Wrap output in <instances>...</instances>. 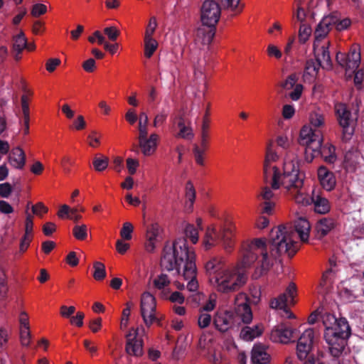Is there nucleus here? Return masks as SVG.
Returning <instances> with one entry per match:
<instances>
[{"instance_id":"obj_1","label":"nucleus","mask_w":364,"mask_h":364,"mask_svg":"<svg viewBox=\"0 0 364 364\" xmlns=\"http://www.w3.org/2000/svg\"><path fill=\"white\" fill-rule=\"evenodd\" d=\"M182 266V275L184 279H189L187 289L190 291H196L198 283L196 279V254L194 251L187 247L186 240L184 238H179L171 245L164 246L161 267L164 270L173 272V275H179Z\"/></svg>"},{"instance_id":"obj_2","label":"nucleus","mask_w":364,"mask_h":364,"mask_svg":"<svg viewBox=\"0 0 364 364\" xmlns=\"http://www.w3.org/2000/svg\"><path fill=\"white\" fill-rule=\"evenodd\" d=\"M304 175L300 172L299 159L294 158L285 161L283 166V173L279 179V188L282 186L291 194L297 203L309 204V198L304 195Z\"/></svg>"},{"instance_id":"obj_3","label":"nucleus","mask_w":364,"mask_h":364,"mask_svg":"<svg viewBox=\"0 0 364 364\" xmlns=\"http://www.w3.org/2000/svg\"><path fill=\"white\" fill-rule=\"evenodd\" d=\"M291 234V226L281 225L271 230L267 240L271 257L277 259L283 254L289 257L296 254L299 247L292 240Z\"/></svg>"},{"instance_id":"obj_4","label":"nucleus","mask_w":364,"mask_h":364,"mask_svg":"<svg viewBox=\"0 0 364 364\" xmlns=\"http://www.w3.org/2000/svg\"><path fill=\"white\" fill-rule=\"evenodd\" d=\"M252 320V312L250 306L246 303L237 304L236 314L230 311H218L213 317L215 328L221 333L230 329L238 328L240 322L248 324Z\"/></svg>"},{"instance_id":"obj_5","label":"nucleus","mask_w":364,"mask_h":364,"mask_svg":"<svg viewBox=\"0 0 364 364\" xmlns=\"http://www.w3.org/2000/svg\"><path fill=\"white\" fill-rule=\"evenodd\" d=\"M299 144H310L309 148L321 156L327 164H333L336 159V148L332 144L322 145L323 136L321 130H313L311 127L304 126L300 131L298 139Z\"/></svg>"},{"instance_id":"obj_6","label":"nucleus","mask_w":364,"mask_h":364,"mask_svg":"<svg viewBox=\"0 0 364 364\" xmlns=\"http://www.w3.org/2000/svg\"><path fill=\"white\" fill-rule=\"evenodd\" d=\"M259 255L262 256L259 275H262L268 271L272 265L269 258L267 240L265 238H256L247 245L243 254L244 265L245 267L250 266L258 259Z\"/></svg>"},{"instance_id":"obj_7","label":"nucleus","mask_w":364,"mask_h":364,"mask_svg":"<svg viewBox=\"0 0 364 364\" xmlns=\"http://www.w3.org/2000/svg\"><path fill=\"white\" fill-rule=\"evenodd\" d=\"M246 281V275L236 269H225L210 278V282L215 287L217 291L224 294L237 291Z\"/></svg>"},{"instance_id":"obj_8","label":"nucleus","mask_w":364,"mask_h":364,"mask_svg":"<svg viewBox=\"0 0 364 364\" xmlns=\"http://www.w3.org/2000/svg\"><path fill=\"white\" fill-rule=\"evenodd\" d=\"M221 242L227 251H230L234 245L233 231L230 226H224L218 232L215 228H208L203 241L206 250Z\"/></svg>"},{"instance_id":"obj_9","label":"nucleus","mask_w":364,"mask_h":364,"mask_svg":"<svg viewBox=\"0 0 364 364\" xmlns=\"http://www.w3.org/2000/svg\"><path fill=\"white\" fill-rule=\"evenodd\" d=\"M350 336L345 331L337 333L331 327L325 330L323 337L333 358H339L343 354Z\"/></svg>"},{"instance_id":"obj_10","label":"nucleus","mask_w":364,"mask_h":364,"mask_svg":"<svg viewBox=\"0 0 364 364\" xmlns=\"http://www.w3.org/2000/svg\"><path fill=\"white\" fill-rule=\"evenodd\" d=\"M335 112L339 125L343 128V141H348L350 139L354 129L350 127L351 112L348 109L346 105L343 103H337L335 105Z\"/></svg>"},{"instance_id":"obj_11","label":"nucleus","mask_w":364,"mask_h":364,"mask_svg":"<svg viewBox=\"0 0 364 364\" xmlns=\"http://www.w3.org/2000/svg\"><path fill=\"white\" fill-rule=\"evenodd\" d=\"M155 312V297L149 292L143 293L141 298V315L146 326H150L154 322L159 323Z\"/></svg>"},{"instance_id":"obj_12","label":"nucleus","mask_w":364,"mask_h":364,"mask_svg":"<svg viewBox=\"0 0 364 364\" xmlns=\"http://www.w3.org/2000/svg\"><path fill=\"white\" fill-rule=\"evenodd\" d=\"M221 15V8L215 0H205L201 6V22L209 25L218 23Z\"/></svg>"},{"instance_id":"obj_13","label":"nucleus","mask_w":364,"mask_h":364,"mask_svg":"<svg viewBox=\"0 0 364 364\" xmlns=\"http://www.w3.org/2000/svg\"><path fill=\"white\" fill-rule=\"evenodd\" d=\"M314 341V331L309 328L299 337L296 345V355L299 360H305L309 356Z\"/></svg>"},{"instance_id":"obj_14","label":"nucleus","mask_w":364,"mask_h":364,"mask_svg":"<svg viewBox=\"0 0 364 364\" xmlns=\"http://www.w3.org/2000/svg\"><path fill=\"white\" fill-rule=\"evenodd\" d=\"M296 292V287L294 282H291L287 287L286 291L281 294L278 297L273 299L270 302V306L272 309H279L283 310L286 313H289L287 308L288 297L291 299L293 303L294 297Z\"/></svg>"},{"instance_id":"obj_15","label":"nucleus","mask_w":364,"mask_h":364,"mask_svg":"<svg viewBox=\"0 0 364 364\" xmlns=\"http://www.w3.org/2000/svg\"><path fill=\"white\" fill-rule=\"evenodd\" d=\"M148 132L144 127L140 129V136H139V147L144 156L151 155L156 149L159 136L156 134H151L147 139Z\"/></svg>"},{"instance_id":"obj_16","label":"nucleus","mask_w":364,"mask_h":364,"mask_svg":"<svg viewBox=\"0 0 364 364\" xmlns=\"http://www.w3.org/2000/svg\"><path fill=\"white\" fill-rule=\"evenodd\" d=\"M295 330L286 324H280L273 329L270 334V338L273 342L288 343L294 337Z\"/></svg>"},{"instance_id":"obj_17","label":"nucleus","mask_w":364,"mask_h":364,"mask_svg":"<svg viewBox=\"0 0 364 364\" xmlns=\"http://www.w3.org/2000/svg\"><path fill=\"white\" fill-rule=\"evenodd\" d=\"M281 178V172L276 166L270 164H263V179L264 183H269L271 179L270 184L274 190L279 188V179Z\"/></svg>"},{"instance_id":"obj_18","label":"nucleus","mask_w":364,"mask_h":364,"mask_svg":"<svg viewBox=\"0 0 364 364\" xmlns=\"http://www.w3.org/2000/svg\"><path fill=\"white\" fill-rule=\"evenodd\" d=\"M216 31L215 25H209L203 23L200 26L196 31V41L200 42L203 45L210 44Z\"/></svg>"},{"instance_id":"obj_19","label":"nucleus","mask_w":364,"mask_h":364,"mask_svg":"<svg viewBox=\"0 0 364 364\" xmlns=\"http://www.w3.org/2000/svg\"><path fill=\"white\" fill-rule=\"evenodd\" d=\"M333 20H335V18L332 19L331 17H328L327 15L325 16L317 25L314 31L315 41L313 46L314 50H316V48L318 46V43L326 38L328 32L332 29L331 23H333Z\"/></svg>"},{"instance_id":"obj_20","label":"nucleus","mask_w":364,"mask_h":364,"mask_svg":"<svg viewBox=\"0 0 364 364\" xmlns=\"http://www.w3.org/2000/svg\"><path fill=\"white\" fill-rule=\"evenodd\" d=\"M191 63L193 64L194 76L196 79H205V72L209 67L208 59L200 57V53H192Z\"/></svg>"},{"instance_id":"obj_21","label":"nucleus","mask_w":364,"mask_h":364,"mask_svg":"<svg viewBox=\"0 0 364 364\" xmlns=\"http://www.w3.org/2000/svg\"><path fill=\"white\" fill-rule=\"evenodd\" d=\"M137 331L134 328L126 335V351L129 355L139 356L142 354V341L136 339Z\"/></svg>"},{"instance_id":"obj_22","label":"nucleus","mask_w":364,"mask_h":364,"mask_svg":"<svg viewBox=\"0 0 364 364\" xmlns=\"http://www.w3.org/2000/svg\"><path fill=\"white\" fill-rule=\"evenodd\" d=\"M270 360V355L267 352L264 345L255 344L251 351V361L253 364H267Z\"/></svg>"},{"instance_id":"obj_23","label":"nucleus","mask_w":364,"mask_h":364,"mask_svg":"<svg viewBox=\"0 0 364 364\" xmlns=\"http://www.w3.org/2000/svg\"><path fill=\"white\" fill-rule=\"evenodd\" d=\"M318 178L322 187L326 191H331L336 186V178L333 172L326 167L321 166L318 169Z\"/></svg>"},{"instance_id":"obj_24","label":"nucleus","mask_w":364,"mask_h":364,"mask_svg":"<svg viewBox=\"0 0 364 364\" xmlns=\"http://www.w3.org/2000/svg\"><path fill=\"white\" fill-rule=\"evenodd\" d=\"M177 126L179 128V132L176 136L185 139H191L194 136V134L191 127L190 126V120L185 118L183 114H180L176 117Z\"/></svg>"},{"instance_id":"obj_25","label":"nucleus","mask_w":364,"mask_h":364,"mask_svg":"<svg viewBox=\"0 0 364 364\" xmlns=\"http://www.w3.org/2000/svg\"><path fill=\"white\" fill-rule=\"evenodd\" d=\"M321 67V60L318 56L316 59H309L306 60L303 77L304 79H313L316 77L320 68Z\"/></svg>"},{"instance_id":"obj_26","label":"nucleus","mask_w":364,"mask_h":364,"mask_svg":"<svg viewBox=\"0 0 364 364\" xmlns=\"http://www.w3.org/2000/svg\"><path fill=\"white\" fill-rule=\"evenodd\" d=\"M9 161L14 168L22 169L26 164V155L23 150L19 146L14 148L9 156Z\"/></svg>"},{"instance_id":"obj_27","label":"nucleus","mask_w":364,"mask_h":364,"mask_svg":"<svg viewBox=\"0 0 364 364\" xmlns=\"http://www.w3.org/2000/svg\"><path fill=\"white\" fill-rule=\"evenodd\" d=\"M334 223L332 219L323 218L319 220L315 226L316 237L321 239L326 236L333 228Z\"/></svg>"},{"instance_id":"obj_28","label":"nucleus","mask_w":364,"mask_h":364,"mask_svg":"<svg viewBox=\"0 0 364 364\" xmlns=\"http://www.w3.org/2000/svg\"><path fill=\"white\" fill-rule=\"evenodd\" d=\"M205 269L210 278L226 269L223 259L218 257H213L207 262Z\"/></svg>"},{"instance_id":"obj_29","label":"nucleus","mask_w":364,"mask_h":364,"mask_svg":"<svg viewBox=\"0 0 364 364\" xmlns=\"http://www.w3.org/2000/svg\"><path fill=\"white\" fill-rule=\"evenodd\" d=\"M311 225L309 222L303 218H300L294 223V230L299 235L302 242H307L309 237Z\"/></svg>"},{"instance_id":"obj_30","label":"nucleus","mask_w":364,"mask_h":364,"mask_svg":"<svg viewBox=\"0 0 364 364\" xmlns=\"http://www.w3.org/2000/svg\"><path fill=\"white\" fill-rule=\"evenodd\" d=\"M209 107L210 105L208 106L205 114L203 117V122L201 125L200 129V146L202 148L208 149V139H209Z\"/></svg>"},{"instance_id":"obj_31","label":"nucleus","mask_w":364,"mask_h":364,"mask_svg":"<svg viewBox=\"0 0 364 364\" xmlns=\"http://www.w3.org/2000/svg\"><path fill=\"white\" fill-rule=\"evenodd\" d=\"M311 200L314 204L315 212L320 214H326L330 210L328 200L319 195H313Z\"/></svg>"},{"instance_id":"obj_32","label":"nucleus","mask_w":364,"mask_h":364,"mask_svg":"<svg viewBox=\"0 0 364 364\" xmlns=\"http://www.w3.org/2000/svg\"><path fill=\"white\" fill-rule=\"evenodd\" d=\"M26 46L27 39L24 33L21 31L20 33L14 36L13 39V49L14 52H16V60H18L20 58L19 55Z\"/></svg>"},{"instance_id":"obj_33","label":"nucleus","mask_w":364,"mask_h":364,"mask_svg":"<svg viewBox=\"0 0 364 364\" xmlns=\"http://www.w3.org/2000/svg\"><path fill=\"white\" fill-rule=\"evenodd\" d=\"M328 17H331L332 19L335 18L333 23H331V26L332 28L335 27L336 29L339 31L347 29L351 24V21L348 18L341 20L340 14L337 11L331 13L328 15Z\"/></svg>"},{"instance_id":"obj_34","label":"nucleus","mask_w":364,"mask_h":364,"mask_svg":"<svg viewBox=\"0 0 364 364\" xmlns=\"http://www.w3.org/2000/svg\"><path fill=\"white\" fill-rule=\"evenodd\" d=\"M348 69L349 70H355L360 63V53L355 48L350 50L349 53L346 55Z\"/></svg>"},{"instance_id":"obj_35","label":"nucleus","mask_w":364,"mask_h":364,"mask_svg":"<svg viewBox=\"0 0 364 364\" xmlns=\"http://www.w3.org/2000/svg\"><path fill=\"white\" fill-rule=\"evenodd\" d=\"M262 334V330L258 326H255L253 328L245 326L243 327L240 332V337L245 341H252L256 337Z\"/></svg>"},{"instance_id":"obj_36","label":"nucleus","mask_w":364,"mask_h":364,"mask_svg":"<svg viewBox=\"0 0 364 364\" xmlns=\"http://www.w3.org/2000/svg\"><path fill=\"white\" fill-rule=\"evenodd\" d=\"M309 122L311 127L313 130H319L318 128L324 125V117L323 114L319 111H314L310 114Z\"/></svg>"},{"instance_id":"obj_37","label":"nucleus","mask_w":364,"mask_h":364,"mask_svg":"<svg viewBox=\"0 0 364 364\" xmlns=\"http://www.w3.org/2000/svg\"><path fill=\"white\" fill-rule=\"evenodd\" d=\"M220 5L221 10L230 9L236 14L240 13L242 8L240 6V0H215Z\"/></svg>"},{"instance_id":"obj_38","label":"nucleus","mask_w":364,"mask_h":364,"mask_svg":"<svg viewBox=\"0 0 364 364\" xmlns=\"http://www.w3.org/2000/svg\"><path fill=\"white\" fill-rule=\"evenodd\" d=\"M109 164V158L102 155L96 154L92 161V165L96 171L101 172L105 171Z\"/></svg>"},{"instance_id":"obj_39","label":"nucleus","mask_w":364,"mask_h":364,"mask_svg":"<svg viewBox=\"0 0 364 364\" xmlns=\"http://www.w3.org/2000/svg\"><path fill=\"white\" fill-rule=\"evenodd\" d=\"M261 292L259 290L254 289L251 291V296H247L245 294H240L237 297V301L244 299L243 303H246L250 306V304H257L260 301Z\"/></svg>"},{"instance_id":"obj_40","label":"nucleus","mask_w":364,"mask_h":364,"mask_svg":"<svg viewBox=\"0 0 364 364\" xmlns=\"http://www.w3.org/2000/svg\"><path fill=\"white\" fill-rule=\"evenodd\" d=\"M184 234L186 237H181L179 238H184L186 241V237L190 238L192 243L196 244L198 240V232L197 229L192 224H186L184 229ZM178 240V238H177ZM176 240V239L173 241V242ZM186 246L188 245L186 244ZM188 248V247H187Z\"/></svg>"},{"instance_id":"obj_41","label":"nucleus","mask_w":364,"mask_h":364,"mask_svg":"<svg viewBox=\"0 0 364 364\" xmlns=\"http://www.w3.org/2000/svg\"><path fill=\"white\" fill-rule=\"evenodd\" d=\"M158 47L157 41L152 37H144V55L151 58Z\"/></svg>"},{"instance_id":"obj_42","label":"nucleus","mask_w":364,"mask_h":364,"mask_svg":"<svg viewBox=\"0 0 364 364\" xmlns=\"http://www.w3.org/2000/svg\"><path fill=\"white\" fill-rule=\"evenodd\" d=\"M331 328L332 330L337 331V333H340V332L345 331L346 333H347V335H351V329L346 318H339L338 322H336Z\"/></svg>"},{"instance_id":"obj_43","label":"nucleus","mask_w":364,"mask_h":364,"mask_svg":"<svg viewBox=\"0 0 364 364\" xmlns=\"http://www.w3.org/2000/svg\"><path fill=\"white\" fill-rule=\"evenodd\" d=\"M158 235V230L155 228L154 226L149 230H148L146 233V237L148 238V241L146 243V250L148 252H153L155 248L154 242Z\"/></svg>"},{"instance_id":"obj_44","label":"nucleus","mask_w":364,"mask_h":364,"mask_svg":"<svg viewBox=\"0 0 364 364\" xmlns=\"http://www.w3.org/2000/svg\"><path fill=\"white\" fill-rule=\"evenodd\" d=\"M74 237L78 240H85L87 237V227L86 225H76L73 229Z\"/></svg>"},{"instance_id":"obj_45","label":"nucleus","mask_w":364,"mask_h":364,"mask_svg":"<svg viewBox=\"0 0 364 364\" xmlns=\"http://www.w3.org/2000/svg\"><path fill=\"white\" fill-rule=\"evenodd\" d=\"M93 267L95 269L93 277L98 281L102 280L106 277L105 266L100 262H95Z\"/></svg>"},{"instance_id":"obj_46","label":"nucleus","mask_w":364,"mask_h":364,"mask_svg":"<svg viewBox=\"0 0 364 364\" xmlns=\"http://www.w3.org/2000/svg\"><path fill=\"white\" fill-rule=\"evenodd\" d=\"M311 33V28L305 23H301L299 31V39L300 43H305Z\"/></svg>"},{"instance_id":"obj_47","label":"nucleus","mask_w":364,"mask_h":364,"mask_svg":"<svg viewBox=\"0 0 364 364\" xmlns=\"http://www.w3.org/2000/svg\"><path fill=\"white\" fill-rule=\"evenodd\" d=\"M208 149L202 148L197 144H195L193 149L195 160L197 164L200 166L204 165L203 154Z\"/></svg>"},{"instance_id":"obj_48","label":"nucleus","mask_w":364,"mask_h":364,"mask_svg":"<svg viewBox=\"0 0 364 364\" xmlns=\"http://www.w3.org/2000/svg\"><path fill=\"white\" fill-rule=\"evenodd\" d=\"M134 227L132 224L129 222H126L123 224L120 230V236L125 240H130L132 237V233Z\"/></svg>"},{"instance_id":"obj_49","label":"nucleus","mask_w":364,"mask_h":364,"mask_svg":"<svg viewBox=\"0 0 364 364\" xmlns=\"http://www.w3.org/2000/svg\"><path fill=\"white\" fill-rule=\"evenodd\" d=\"M338 321V318L330 313H326L322 316V322L325 326V330L332 327Z\"/></svg>"},{"instance_id":"obj_50","label":"nucleus","mask_w":364,"mask_h":364,"mask_svg":"<svg viewBox=\"0 0 364 364\" xmlns=\"http://www.w3.org/2000/svg\"><path fill=\"white\" fill-rule=\"evenodd\" d=\"M170 283V280L168 276L165 274H161L156 279L154 280V285L156 288L161 289L164 287L168 286Z\"/></svg>"},{"instance_id":"obj_51","label":"nucleus","mask_w":364,"mask_h":364,"mask_svg":"<svg viewBox=\"0 0 364 364\" xmlns=\"http://www.w3.org/2000/svg\"><path fill=\"white\" fill-rule=\"evenodd\" d=\"M212 321L211 316L208 313L201 312L198 319V324L200 328L208 327Z\"/></svg>"},{"instance_id":"obj_52","label":"nucleus","mask_w":364,"mask_h":364,"mask_svg":"<svg viewBox=\"0 0 364 364\" xmlns=\"http://www.w3.org/2000/svg\"><path fill=\"white\" fill-rule=\"evenodd\" d=\"M186 196L192 205L196 198V191L191 181H188L186 185Z\"/></svg>"},{"instance_id":"obj_53","label":"nucleus","mask_w":364,"mask_h":364,"mask_svg":"<svg viewBox=\"0 0 364 364\" xmlns=\"http://www.w3.org/2000/svg\"><path fill=\"white\" fill-rule=\"evenodd\" d=\"M47 12V6L43 4H36L31 9V15L34 17H38Z\"/></svg>"},{"instance_id":"obj_54","label":"nucleus","mask_w":364,"mask_h":364,"mask_svg":"<svg viewBox=\"0 0 364 364\" xmlns=\"http://www.w3.org/2000/svg\"><path fill=\"white\" fill-rule=\"evenodd\" d=\"M31 332L29 328H20V338L23 346H28L31 341Z\"/></svg>"},{"instance_id":"obj_55","label":"nucleus","mask_w":364,"mask_h":364,"mask_svg":"<svg viewBox=\"0 0 364 364\" xmlns=\"http://www.w3.org/2000/svg\"><path fill=\"white\" fill-rule=\"evenodd\" d=\"M329 42L326 43V44L321 46V60H324L327 65L331 66L332 62L330 56V53L328 50V46H329Z\"/></svg>"},{"instance_id":"obj_56","label":"nucleus","mask_w":364,"mask_h":364,"mask_svg":"<svg viewBox=\"0 0 364 364\" xmlns=\"http://www.w3.org/2000/svg\"><path fill=\"white\" fill-rule=\"evenodd\" d=\"M104 33L112 41H116L120 33L119 31L114 26L106 27L104 29Z\"/></svg>"},{"instance_id":"obj_57","label":"nucleus","mask_w":364,"mask_h":364,"mask_svg":"<svg viewBox=\"0 0 364 364\" xmlns=\"http://www.w3.org/2000/svg\"><path fill=\"white\" fill-rule=\"evenodd\" d=\"M297 76L296 74H291L287 77L285 81L282 83V86L286 90H290L295 87Z\"/></svg>"},{"instance_id":"obj_58","label":"nucleus","mask_w":364,"mask_h":364,"mask_svg":"<svg viewBox=\"0 0 364 364\" xmlns=\"http://www.w3.org/2000/svg\"><path fill=\"white\" fill-rule=\"evenodd\" d=\"M33 235L24 234L20 241L19 250L21 252H24L30 245L32 241Z\"/></svg>"},{"instance_id":"obj_59","label":"nucleus","mask_w":364,"mask_h":364,"mask_svg":"<svg viewBox=\"0 0 364 364\" xmlns=\"http://www.w3.org/2000/svg\"><path fill=\"white\" fill-rule=\"evenodd\" d=\"M278 159V155L274 152L271 149V144L267 148L265 159L264 164H272V162L276 161Z\"/></svg>"},{"instance_id":"obj_60","label":"nucleus","mask_w":364,"mask_h":364,"mask_svg":"<svg viewBox=\"0 0 364 364\" xmlns=\"http://www.w3.org/2000/svg\"><path fill=\"white\" fill-rule=\"evenodd\" d=\"M26 218L25 221V233L26 235H33V216L28 213V210L26 211Z\"/></svg>"},{"instance_id":"obj_61","label":"nucleus","mask_w":364,"mask_h":364,"mask_svg":"<svg viewBox=\"0 0 364 364\" xmlns=\"http://www.w3.org/2000/svg\"><path fill=\"white\" fill-rule=\"evenodd\" d=\"M274 190L272 186H265L262 188L261 192V197L264 201H272V199L274 198V194L272 192Z\"/></svg>"},{"instance_id":"obj_62","label":"nucleus","mask_w":364,"mask_h":364,"mask_svg":"<svg viewBox=\"0 0 364 364\" xmlns=\"http://www.w3.org/2000/svg\"><path fill=\"white\" fill-rule=\"evenodd\" d=\"M303 89L304 87L301 84H296L293 91L289 94V97L294 101L298 100L301 97Z\"/></svg>"},{"instance_id":"obj_63","label":"nucleus","mask_w":364,"mask_h":364,"mask_svg":"<svg viewBox=\"0 0 364 364\" xmlns=\"http://www.w3.org/2000/svg\"><path fill=\"white\" fill-rule=\"evenodd\" d=\"M31 210L33 214L41 216L42 213H46L48 211L47 207H46L43 203L38 202L36 205L31 207Z\"/></svg>"},{"instance_id":"obj_64","label":"nucleus","mask_w":364,"mask_h":364,"mask_svg":"<svg viewBox=\"0 0 364 364\" xmlns=\"http://www.w3.org/2000/svg\"><path fill=\"white\" fill-rule=\"evenodd\" d=\"M61 61L59 58H50L46 63V70L49 73L53 72L56 67L60 64Z\"/></svg>"}]
</instances>
